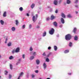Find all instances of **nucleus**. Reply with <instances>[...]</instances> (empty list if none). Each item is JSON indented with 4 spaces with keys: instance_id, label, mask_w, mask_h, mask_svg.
Wrapping results in <instances>:
<instances>
[{
    "instance_id": "423d86ee",
    "label": "nucleus",
    "mask_w": 79,
    "mask_h": 79,
    "mask_svg": "<svg viewBox=\"0 0 79 79\" xmlns=\"http://www.w3.org/2000/svg\"><path fill=\"white\" fill-rule=\"evenodd\" d=\"M67 17L68 18H73V16L71 14H69L67 15Z\"/></svg>"
},
{
    "instance_id": "b1692460",
    "label": "nucleus",
    "mask_w": 79,
    "mask_h": 79,
    "mask_svg": "<svg viewBox=\"0 0 79 79\" xmlns=\"http://www.w3.org/2000/svg\"><path fill=\"white\" fill-rule=\"evenodd\" d=\"M15 53H16V50L15 49H13L12 51V54H14Z\"/></svg>"
},
{
    "instance_id": "58836bf2",
    "label": "nucleus",
    "mask_w": 79,
    "mask_h": 79,
    "mask_svg": "<svg viewBox=\"0 0 79 79\" xmlns=\"http://www.w3.org/2000/svg\"><path fill=\"white\" fill-rule=\"evenodd\" d=\"M31 27H32V25L30 24L29 25V29H31Z\"/></svg>"
},
{
    "instance_id": "2eb2a0df",
    "label": "nucleus",
    "mask_w": 79,
    "mask_h": 79,
    "mask_svg": "<svg viewBox=\"0 0 79 79\" xmlns=\"http://www.w3.org/2000/svg\"><path fill=\"white\" fill-rule=\"evenodd\" d=\"M57 48H58L57 47V46H54V48L55 51H56V50H57Z\"/></svg>"
},
{
    "instance_id": "09e8293b",
    "label": "nucleus",
    "mask_w": 79,
    "mask_h": 79,
    "mask_svg": "<svg viewBox=\"0 0 79 79\" xmlns=\"http://www.w3.org/2000/svg\"><path fill=\"white\" fill-rule=\"evenodd\" d=\"M50 19V18L49 17H47L46 19V20L47 21H48Z\"/></svg>"
},
{
    "instance_id": "ddd939ff",
    "label": "nucleus",
    "mask_w": 79,
    "mask_h": 79,
    "mask_svg": "<svg viewBox=\"0 0 79 79\" xmlns=\"http://www.w3.org/2000/svg\"><path fill=\"white\" fill-rule=\"evenodd\" d=\"M61 21L62 24H64V19H63V18H61Z\"/></svg>"
},
{
    "instance_id": "5fc2aeb1",
    "label": "nucleus",
    "mask_w": 79,
    "mask_h": 79,
    "mask_svg": "<svg viewBox=\"0 0 79 79\" xmlns=\"http://www.w3.org/2000/svg\"><path fill=\"white\" fill-rule=\"evenodd\" d=\"M19 64V62H17L16 64V65H18V64Z\"/></svg>"
},
{
    "instance_id": "393cba45",
    "label": "nucleus",
    "mask_w": 79,
    "mask_h": 79,
    "mask_svg": "<svg viewBox=\"0 0 79 79\" xmlns=\"http://www.w3.org/2000/svg\"><path fill=\"white\" fill-rule=\"evenodd\" d=\"M7 45L8 47H10V46H11V43L10 42H9L7 44Z\"/></svg>"
},
{
    "instance_id": "864d4df0",
    "label": "nucleus",
    "mask_w": 79,
    "mask_h": 79,
    "mask_svg": "<svg viewBox=\"0 0 79 79\" xmlns=\"http://www.w3.org/2000/svg\"><path fill=\"white\" fill-rule=\"evenodd\" d=\"M62 2V0H60L59 1V3H60Z\"/></svg>"
},
{
    "instance_id": "c756f323",
    "label": "nucleus",
    "mask_w": 79,
    "mask_h": 79,
    "mask_svg": "<svg viewBox=\"0 0 79 79\" xmlns=\"http://www.w3.org/2000/svg\"><path fill=\"white\" fill-rule=\"evenodd\" d=\"M19 24V22H18V20H16V26H18V24Z\"/></svg>"
},
{
    "instance_id": "f8f14e48",
    "label": "nucleus",
    "mask_w": 79,
    "mask_h": 79,
    "mask_svg": "<svg viewBox=\"0 0 79 79\" xmlns=\"http://www.w3.org/2000/svg\"><path fill=\"white\" fill-rule=\"evenodd\" d=\"M11 30L13 31V32H14V31H15L16 30V28L15 27H12L11 28Z\"/></svg>"
},
{
    "instance_id": "c85d7f7f",
    "label": "nucleus",
    "mask_w": 79,
    "mask_h": 79,
    "mask_svg": "<svg viewBox=\"0 0 79 79\" xmlns=\"http://www.w3.org/2000/svg\"><path fill=\"white\" fill-rule=\"evenodd\" d=\"M9 60H12L13 59V56H10L9 58Z\"/></svg>"
},
{
    "instance_id": "13d9d810",
    "label": "nucleus",
    "mask_w": 79,
    "mask_h": 79,
    "mask_svg": "<svg viewBox=\"0 0 79 79\" xmlns=\"http://www.w3.org/2000/svg\"><path fill=\"white\" fill-rule=\"evenodd\" d=\"M43 55H44V56H45V53H44L43 54Z\"/></svg>"
},
{
    "instance_id": "49530a36",
    "label": "nucleus",
    "mask_w": 79,
    "mask_h": 79,
    "mask_svg": "<svg viewBox=\"0 0 79 79\" xmlns=\"http://www.w3.org/2000/svg\"><path fill=\"white\" fill-rule=\"evenodd\" d=\"M58 10H56L55 11V13H58Z\"/></svg>"
},
{
    "instance_id": "7ed1b4c3",
    "label": "nucleus",
    "mask_w": 79,
    "mask_h": 79,
    "mask_svg": "<svg viewBox=\"0 0 79 79\" xmlns=\"http://www.w3.org/2000/svg\"><path fill=\"white\" fill-rule=\"evenodd\" d=\"M36 52H33L32 51H31L30 52V54L31 55L33 56H35L36 55Z\"/></svg>"
},
{
    "instance_id": "774afa93",
    "label": "nucleus",
    "mask_w": 79,
    "mask_h": 79,
    "mask_svg": "<svg viewBox=\"0 0 79 79\" xmlns=\"http://www.w3.org/2000/svg\"><path fill=\"white\" fill-rule=\"evenodd\" d=\"M51 53H49V55H50L51 54Z\"/></svg>"
},
{
    "instance_id": "680f3d73",
    "label": "nucleus",
    "mask_w": 79,
    "mask_h": 79,
    "mask_svg": "<svg viewBox=\"0 0 79 79\" xmlns=\"http://www.w3.org/2000/svg\"><path fill=\"white\" fill-rule=\"evenodd\" d=\"M19 61H21V59H19Z\"/></svg>"
},
{
    "instance_id": "473e14b6",
    "label": "nucleus",
    "mask_w": 79,
    "mask_h": 79,
    "mask_svg": "<svg viewBox=\"0 0 79 79\" xmlns=\"http://www.w3.org/2000/svg\"><path fill=\"white\" fill-rule=\"evenodd\" d=\"M29 50L30 51H32V50H33V49L32 48V47H31L30 48Z\"/></svg>"
},
{
    "instance_id": "c9c22d12",
    "label": "nucleus",
    "mask_w": 79,
    "mask_h": 79,
    "mask_svg": "<svg viewBox=\"0 0 79 79\" xmlns=\"http://www.w3.org/2000/svg\"><path fill=\"white\" fill-rule=\"evenodd\" d=\"M25 27H26V25H24L22 26V29H25Z\"/></svg>"
},
{
    "instance_id": "aec40b11",
    "label": "nucleus",
    "mask_w": 79,
    "mask_h": 79,
    "mask_svg": "<svg viewBox=\"0 0 79 79\" xmlns=\"http://www.w3.org/2000/svg\"><path fill=\"white\" fill-rule=\"evenodd\" d=\"M34 59V56H31L30 57V60H33V59Z\"/></svg>"
},
{
    "instance_id": "a211bd4d",
    "label": "nucleus",
    "mask_w": 79,
    "mask_h": 79,
    "mask_svg": "<svg viewBox=\"0 0 79 79\" xmlns=\"http://www.w3.org/2000/svg\"><path fill=\"white\" fill-rule=\"evenodd\" d=\"M66 2L67 4H70L71 3V1L70 0H67Z\"/></svg>"
},
{
    "instance_id": "052dcab7",
    "label": "nucleus",
    "mask_w": 79,
    "mask_h": 79,
    "mask_svg": "<svg viewBox=\"0 0 79 79\" xmlns=\"http://www.w3.org/2000/svg\"><path fill=\"white\" fill-rule=\"evenodd\" d=\"M21 77H19L17 79H21L20 78Z\"/></svg>"
},
{
    "instance_id": "a18cd8bd",
    "label": "nucleus",
    "mask_w": 79,
    "mask_h": 79,
    "mask_svg": "<svg viewBox=\"0 0 79 79\" xmlns=\"http://www.w3.org/2000/svg\"><path fill=\"white\" fill-rule=\"evenodd\" d=\"M36 28H37V29H39V28H40V26H39V25H37L36 26Z\"/></svg>"
},
{
    "instance_id": "0e129e2a",
    "label": "nucleus",
    "mask_w": 79,
    "mask_h": 79,
    "mask_svg": "<svg viewBox=\"0 0 79 79\" xmlns=\"http://www.w3.org/2000/svg\"><path fill=\"white\" fill-rule=\"evenodd\" d=\"M75 13L76 14H77L78 13V12H77V11H76L75 12Z\"/></svg>"
},
{
    "instance_id": "bf43d9fd",
    "label": "nucleus",
    "mask_w": 79,
    "mask_h": 79,
    "mask_svg": "<svg viewBox=\"0 0 79 79\" xmlns=\"http://www.w3.org/2000/svg\"><path fill=\"white\" fill-rule=\"evenodd\" d=\"M63 27V25H61L60 26V27L61 28Z\"/></svg>"
},
{
    "instance_id": "e433bc0d",
    "label": "nucleus",
    "mask_w": 79,
    "mask_h": 79,
    "mask_svg": "<svg viewBox=\"0 0 79 79\" xmlns=\"http://www.w3.org/2000/svg\"><path fill=\"white\" fill-rule=\"evenodd\" d=\"M46 61L47 62H49V61H50V60H49V59H48V58H47L46 59Z\"/></svg>"
},
{
    "instance_id": "bb28decb",
    "label": "nucleus",
    "mask_w": 79,
    "mask_h": 79,
    "mask_svg": "<svg viewBox=\"0 0 79 79\" xmlns=\"http://www.w3.org/2000/svg\"><path fill=\"white\" fill-rule=\"evenodd\" d=\"M34 6H35V4L34 3H33L31 6V8L32 9L34 7Z\"/></svg>"
},
{
    "instance_id": "dca6fc26",
    "label": "nucleus",
    "mask_w": 79,
    "mask_h": 79,
    "mask_svg": "<svg viewBox=\"0 0 79 79\" xmlns=\"http://www.w3.org/2000/svg\"><path fill=\"white\" fill-rule=\"evenodd\" d=\"M36 62L37 64H39L40 63V60H36Z\"/></svg>"
},
{
    "instance_id": "79ce46f5",
    "label": "nucleus",
    "mask_w": 79,
    "mask_h": 79,
    "mask_svg": "<svg viewBox=\"0 0 79 79\" xmlns=\"http://www.w3.org/2000/svg\"><path fill=\"white\" fill-rule=\"evenodd\" d=\"M75 7L76 8H79V6H78V5H75Z\"/></svg>"
},
{
    "instance_id": "0eeeda50",
    "label": "nucleus",
    "mask_w": 79,
    "mask_h": 79,
    "mask_svg": "<svg viewBox=\"0 0 79 79\" xmlns=\"http://www.w3.org/2000/svg\"><path fill=\"white\" fill-rule=\"evenodd\" d=\"M37 20V19L35 18V16H33L32 17V21L34 22L35 23V21Z\"/></svg>"
},
{
    "instance_id": "ea45409f",
    "label": "nucleus",
    "mask_w": 79,
    "mask_h": 79,
    "mask_svg": "<svg viewBox=\"0 0 79 79\" xmlns=\"http://www.w3.org/2000/svg\"><path fill=\"white\" fill-rule=\"evenodd\" d=\"M31 77H32V78H34V77H35V75H34L33 74H32L31 75Z\"/></svg>"
},
{
    "instance_id": "6e6552de",
    "label": "nucleus",
    "mask_w": 79,
    "mask_h": 79,
    "mask_svg": "<svg viewBox=\"0 0 79 79\" xmlns=\"http://www.w3.org/2000/svg\"><path fill=\"white\" fill-rule=\"evenodd\" d=\"M55 18V17L54 16H53V15H52L51 16V20H53V19H54Z\"/></svg>"
},
{
    "instance_id": "f257e3e1",
    "label": "nucleus",
    "mask_w": 79,
    "mask_h": 79,
    "mask_svg": "<svg viewBox=\"0 0 79 79\" xmlns=\"http://www.w3.org/2000/svg\"><path fill=\"white\" fill-rule=\"evenodd\" d=\"M71 37V35L70 34H68L65 36V39L66 40H70Z\"/></svg>"
},
{
    "instance_id": "6ab92c4d",
    "label": "nucleus",
    "mask_w": 79,
    "mask_h": 79,
    "mask_svg": "<svg viewBox=\"0 0 79 79\" xmlns=\"http://www.w3.org/2000/svg\"><path fill=\"white\" fill-rule=\"evenodd\" d=\"M24 74V73L23 72H22L20 73L19 74V77H21V76H23V75Z\"/></svg>"
},
{
    "instance_id": "9d476101",
    "label": "nucleus",
    "mask_w": 79,
    "mask_h": 79,
    "mask_svg": "<svg viewBox=\"0 0 79 79\" xmlns=\"http://www.w3.org/2000/svg\"><path fill=\"white\" fill-rule=\"evenodd\" d=\"M43 67L44 68V69H45L47 68V64H46V63H44L43 64Z\"/></svg>"
},
{
    "instance_id": "4c0bfd02",
    "label": "nucleus",
    "mask_w": 79,
    "mask_h": 79,
    "mask_svg": "<svg viewBox=\"0 0 79 79\" xmlns=\"http://www.w3.org/2000/svg\"><path fill=\"white\" fill-rule=\"evenodd\" d=\"M79 0H76L74 2L75 3H77Z\"/></svg>"
},
{
    "instance_id": "9b49d317",
    "label": "nucleus",
    "mask_w": 79,
    "mask_h": 79,
    "mask_svg": "<svg viewBox=\"0 0 79 79\" xmlns=\"http://www.w3.org/2000/svg\"><path fill=\"white\" fill-rule=\"evenodd\" d=\"M4 21L3 20H0V23L1 24V25H4Z\"/></svg>"
},
{
    "instance_id": "72a5a7b5",
    "label": "nucleus",
    "mask_w": 79,
    "mask_h": 79,
    "mask_svg": "<svg viewBox=\"0 0 79 79\" xmlns=\"http://www.w3.org/2000/svg\"><path fill=\"white\" fill-rule=\"evenodd\" d=\"M5 75H7V74H8V71L6 70H5Z\"/></svg>"
},
{
    "instance_id": "3c124183",
    "label": "nucleus",
    "mask_w": 79,
    "mask_h": 79,
    "mask_svg": "<svg viewBox=\"0 0 79 79\" xmlns=\"http://www.w3.org/2000/svg\"><path fill=\"white\" fill-rule=\"evenodd\" d=\"M48 50H50V49H51V47H49L48 48Z\"/></svg>"
},
{
    "instance_id": "f03ea898",
    "label": "nucleus",
    "mask_w": 79,
    "mask_h": 79,
    "mask_svg": "<svg viewBox=\"0 0 79 79\" xmlns=\"http://www.w3.org/2000/svg\"><path fill=\"white\" fill-rule=\"evenodd\" d=\"M54 32H55V30L53 28H52L51 30L49 31V33L51 35H53Z\"/></svg>"
},
{
    "instance_id": "603ef678",
    "label": "nucleus",
    "mask_w": 79,
    "mask_h": 79,
    "mask_svg": "<svg viewBox=\"0 0 79 79\" xmlns=\"http://www.w3.org/2000/svg\"><path fill=\"white\" fill-rule=\"evenodd\" d=\"M27 16H29V14H28V13H27Z\"/></svg>"
},
{
    "instance_id": "8fccbe9b",
    "label": "nucleus",
    "mask_w": 79,
    "mask_h": 79,
    "mask_svg": "<svg viewBox=\"0 0 79 79\" xmlns=\"http://www.w3.org/2000/svg\"><path fill=\"white\" fill-rule=\"evenodd\" d=\"M35 72L36 73H39V71L38 70H35Z\"/></svg>"
},
{
    "instance_id": "412c9836",
    "label": "nucleus",
    "mask_w": 79,
    "mask_h": 79,
    "mask_svg": "<svg viewBox=\"0 0 79 79\" xmlns=\"http://www.w3.org/2000/svg\"><path fill=\"white\" fill-rule=\"evenodd\" d=\"M76 31H77V28L76 27H75L74 28L73 32L74 33H76Z\"/></svg>"
},
{
    "instance_id": "338daca9",
    "label": "nucleus",
    "mask_w": 79,
    "mask_h": 79,
    "mask_svg": "<svg viewBox=\"0 0 79 79\" xmlns=\"http://www.w3.org/2000/svg\"><path fill=\"white\" fill-rule=\"evenodd\" d=\"M46 79H50V78H47Z\"/></svg>"
},
{
    "instance_id": "f3484780",
    "label": "nucleus",
    "mask_w": 79,
    "mask_h": 79,
    "mask_svg": "<svg viewBox=\"0 0 79 79\" xmlns=\"http://www.w3.org/2000/svg\"><path fill=\"white\" fill-rule=\"evenodd\" d=\"M3 16V17H6V11L4 12Z\"/></svg>"
},
{
    "instance_id": "a878e982",
    "label": "nucleus",
    "mask_w": 79,
    "mask_h": 79,
    "mask_svg": "<svg viewBox=\"0 0 79 79\" xmlns=\"http://www.w3.org/2000/svg\"><path fill=\"white\" fill-rule=\"evenodd\" d=\"M19 10L20 11H23V8L22 7H21L19 8Z\"/></svg>"
},
{
    "instance_id": "de8ad7c7",
    "label": "nucleus",
    "mask_w": 79,
    "mask_h": 79,
    "mask_svg": "<svg viewBox=\"0 0 79 79\" xmlns=\"http://www.w3.org/2000/svg\"><path fill=\"white\" fill-rule=\"evenodd\" d=\"M35 16H36V19H37V18H38V14H36Z\"/></svg>"
},
{
    "instance_id": "cd10ccee",
    "label": "nucleus",
    "mask_w": 79,
    "mask_h": 79,
    "mask_svg": "<svg viewBox=\"0 0 79 79\" xmlns=\"http://www.w3.org/2000/svg\"><path fill=\"white\" fill-rule=\"evenodd\" d=\"M10 69L11 70L13 69V65L11 64H10Z\"/></svg>"
},
{
    "instance_id": "a19ab883",
    "label": "nucleus",
    "mask_w": 79,
    "mask_h": 79,
    "mask_svg": "<svg viewBox=\"0 0 79 79\" xmlns=\"http://www.w3.org/2000/svg\"><path fill=\"white\" fill-rule=\"evenodd\" d=\"M38 40H39L40 41V40H42V38H38Z\"/></svg>"
},
{
    "instance_id": "7c9ffc66",
    "label": "nucleus",
    "mask_w": 79,
    "mask_h": 79,
    "mask_svg": "<svg viewBox=\"0 0 79 79\" xmlns=\"http://www.w3.org/2000/svg\"><path fill=\"white\" fill-rule=\"evenodd\" d=\"M74 40H77V36H75L74 37Z\"/></svg>"
},
{
    "instance_id": "39448f33",
    "label": "nucleus",
    "mask_w": 79,
    "mask_h": 79,
    "mask_svg": "<svg viewBox=\"0 0 79 79\" xmlns=\"http://www.w3.org/2000/svg\"><path fill=\"white\" fill-rule=\"evenodd\" d=\"M58 1V0H54V4L55 5H57Z\"/></svg>"
},
{
    "instance_id": "37998d69",
    "label": "nucleus",
    "mask_w": 79,
    "mask_h": 79,
    "mask_svg": "<svg viewBox=\"0 0 79 79\" xmlns=\"http://www.w3.org/2000/svg\"><path fill=\"white\" fill-rule=\"evenodd\" d=\"M8 40V39L7 38H6V40L5 41V44H6L7 42V40Z\"/></svg>"
},
{
    "instance_id": "4d7b16f0",
    "label": "nucleus",
    "mask_w": 79,
    "mask_h": 79,
    "mask_svg": "<svg viewBox=\"0 0 79 79\" xmlns=\"http://www.w3.org/2000/svg\"><path fill=\"white\" fill-rule=\"evenodd\" d=\"M68 74L69 75H71V73H68Z\"/></svg>"
},
{
    "instance_id": "2f4dec72",
    "label": "nucleus",
    "mask_w": 79,
    "mask_h": 79,
    "mask_svg": "<svg viewBox=\"0 0 79 79\" xmlns=\"http://www.w3.org/2000/svg\"><path fill=\"white\" fill-rule=\"evenodd\" d=\"M69 47H72V43H71V42H70L69 44Z\"/></svg>"
},
{
    "instance_id": "4468645a",
    "label": "nucleus",
    "mask_w": 79,
    "mask_h": 79,
    "mask_svg": "<svg viewBox=\"0 0 79 79\" xmlns=\"http://www.w3.org/2000/svg\"><path fill=\"white\" fill-rule=\"evenodd\" d=\"M53 24L55 27H57V25H58V23H56V22H53Z\"/></svg>"
},
{
    "instance_id": "5701e85b",
    "label": "nucleus",
    "mask_w": 79,
    "mask_h": 79,
    "mask_svg": "<svg viewBox=\"0 0 79 79\" xmlns=\"http://www.w3.org/2000/svg\"><path fill=\"white\" fill-rule=\"evenodd\" d=\"M69 50H66L64 51V53H69Z\"/></svg>"
},
{
    "instance_id": "e2e57ef3",
    "label": "nucleus",
    "mask_w": 79,
    "mask_h": 79,
    "mask_svg": "<svg viewBox=\"0 0 79 79\" xmlns=\"http://www.w3.org/2000/svg\"><path fill=\"white\" fill-rule=\"evenodd\" d=\"M27 78H28V77H29V75H27Z\"/></svg>"
},
{
    "instance_id": "6e6d98bb",
    "label": "nucleus",
    "mask_w": 79,
    "mask_h": 79,
    "mask_svg": "<svg viewBox=\"0 0 79 79\" xmlns=\"http://www.w3.org/2000/svg\"><path fill=\"white\" fill-rule=\"evenodd\" d=\"M59 34H57L56 35L57 37H59Z\"/></svg>"
},
{
    "instance_id": "69168bd1",
    "label": "nucleus",
    "mask_w": 79,
    "mask_h": 79,
    "mask_svg": "<svg viewBox=\"0 0 79 79\" xmlns=\"http://www.w3.org/2000/svg\"><path fill=\"white\" fill-rule=\"evenodd\" d=\"M39 79H43V78H42L41 77H40Z\"/></svg>"
},
{
    "instance_id": "4be33fe9",
    "label": "nucleus",
    "mask_w": 79,
    "mask_h": 79,
    "mask_svg": "<svg viewBox=\"0 0 79 79\" xmlns=\"http://www.w3.org/2000/svg\"><path fill=\"white\" fill-rule=\"evenodd\" d=\"M46 34L47 33L45 31H44V33H43V37H45V36H46Z\"/></svg>"
},
{
    "instance_id": "20e7f679",
    "label": "nucleus",
    "mask_w": 79,
    "mask_h": 79,
    "mask_svg": "<svg viewBox=\"0 0 79 79\" xmlns=\"http://www.w3.org/2000/svg\"><path fill=\"white\" fill-rule=\"evenodd\" d=\"M20 51V48L19 47L17 48L15 50L16 53H19Z\"/></svg>"
},
{
    "instance_id": "1a4fd4ad",
    "label": "nucleus",
    "mask_w": 79,
    "mask_h": 79,
    "mask_svg": "<svg viewBox=\"0 0 79 79\" xmlns=\"http://www.w3.org/2000/svg\"><path fill=\"white\" fill-rule=\"evenodd\" d=\"M61 16L63 18H66V15H65L64 13H61Z\"/></svg>"
},
{
    "instance_id": "c03bdc74",
    "label": "nucleus",
    "mask_w": 79,
    "mask_h": 79,
    "mask_svg": "<svg viewBox=\"0 0 79 79\" xmlns=\"http://www.w3.org/2000/svg\"><path fill=\"white\" fill-rule=\"evenodd\" d=\"M12 77V76L10 75L9 74V79H11V78Z\"/></svg>"
},
{
    "instance_id": "f704fd0d",
    "label": "nucleus",
    "mask_w": 79,
    "mask_h": 79,
    "mask_svg": "<svg viewBox=\"0 0 79 79\" xmlns=\"http://www.w3.org/2000/svg\"><path fill=\"white\" fill-rule=\"evenodd\" d=\"M22 58L23 59H25V54H23L22 55Z\"/></svg>"
}]
</instances>
